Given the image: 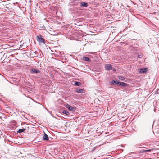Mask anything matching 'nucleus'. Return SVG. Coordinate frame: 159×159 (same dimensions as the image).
<instances>
[{
	"label": "nucleus",
	"instance_id": "4be33fe9",
	"mask_svg": "<svg viewBox=\"0 0 159 159\" xmlns=\"http://www.w3.org/2000/svg\"><path fill=\"white\" fill-rule=\"evenodd\" d=\"M76 1H77V3L78 2V0H76Z\"/></svg>",
	"mask_w": 159,
	"mask_h": 159
},
{
	"label": "nucleus",
	"instance_id": "2eb2a0df",
	"mask_svg": "<svg viewBox=\"0 0 159 159\" xmlns=\"http://www.w3.org/2000/svg\"><path fill=\"white\" fill-rule=\"evenodd\" d=\"M118 78L120 80L122 81L124 80L125 79L124 77L123 76H119Z\"/></svg>",
	"mask_w": 159,
	"mask_h": 159
},
{
	"label": "nucleus",
	"instance_id": "423d86ee",
	"mask_svg": "<svg viewBox=\"0 0 159 159\" xmlns=\"http://www.w3.org/2000/svg\"><path fill=\"white\" fill-rule=\"evenodd\" d=\"M80 6L82 7H87L88 6V4L87 3L82 2L80 3Z\"/></svg>",
	"mask_w": 159,
	"mask_h": 159
},
{
	"label": "nucleus",
	"instance_id": "5701e85b",
	"mask_svg": "<svg viewBox=\"0 0 159 159\" xmlns=\"http://www.w3.org/2000/svg\"><path fill=\"white\" fill-rule=\"evenodd\" d=\"M75 5H77V3H75Z\"/></svg>",
	"mask_w": 159,
	"mask_h": 159
},
{
	"label": "nucleus",
	"instance_id": "0eeeda50",
	"mask_svg": "<svg viewBox=\"0 0 159 159\" xmlns=\"http://www.w3.org/2000/svg\"><path fill=\"white\" fill-rule=\"evenodd\" d=\"M43 140L44 141H48L49 140V138L48 135L44 133V135L43 137Z\"/></svg>",
	"mask_w": 159,
	"mask_h": 159
},
{
	"label": "nucleus",
	"instance_id": "412c9836",
	"mask_svg": "<svg viewBox=\"0 0 159 159\" xmlns=\"http://www.w3.org/2000/svg\"><path fill=\"white\" fill-rule=\"evenodd\" d=\"M114 71H116V70L115 69H114V68H113V69L112 68V69Z\"/></svg>",
	"mask_w": 159,
	"mask_h": 159
},
{
	"label": "nucleus",
	"instance_id": "f03ea898",
	"mask_svg": "<svg viewBox=\"0 0 159 159\" xmlns=\"http://www.w3.org/2000/svg\"><path fill=\"white\" fill-rule=\"evenodd\" d=\"M105 70L107 71L111 70L112 69V65L110 64H107L105 65Z\"/></svg>",
	"mask_w": 159,
	"mask_h": 159
},
{
	"label": "nucleus",
	"instance_id": "aec40b11",
	"mask_svg": "<svg viewBox=\"0 0 159 159\" xmlns=\"http://www.w3.org/2000/svg\"><path fill=\"white\" fill-rule=\"evenodd\" d=\"M23 47V45H20V47L21 48H22L23 49L24 48H23V47Z\"/></svg>",
	"mask_w": 159,
	"mask_h": 159
},
{
	"label": "nucleus",
	"instance_id": "7ed1b4c3",
	"mask_svg": "<svg viewBox=\"0 0 159 159\" xmlns=\"http://www.w3.org/2000/svg\"><path fill=\"white\" fill-rule=\"evenodd\" d=\"M66 107L69 110L72 111H75V109L74 107L71 106L69 104H67L66 106Z\"/></svg>",
	"mask_w": 159,
	"mask_h": 159
},
{
	"label": "nucleus",
	"instance_id": "20e7f679",
	"mask_svg": "<svg viewBox=\"0 0 159 159\" xmlns=\"http://www.w3.org/2000/svg\"><path fill=\"white\" fill-rule=\"evenodd\" d=\"M148 70L147 68H142L139 70V72L140 74L146 73Z\"/></svg>",
	"mask_w": 159,
	"mask_h": 159
},
{
	"label": "nucleus",
	"instance_id": "9b49d317",
	"mask_svg": "<svg viewBox=\"0 0 159 159\" xmlns=\"http://www.w3.org/2000/svg\"><path fill=\"white\" fill-rule=\"evenodd\" d=\"M83 60L84 61H88V62H90L91 61V59L86 57H83Z\"/></svg>",
	"mask_w": 159,
	"mask_h": 159
},
{
	"label": "nucleus",
	"instance_id": "f8f14e48",
	"mask_svg": "<svg viewBox=\"0 0 159 159\" xmlns=\"http://www.w3.org/2000/svg\"><path fill=\"white\" fill-rule=\"evenodd\" d=\"M62 113L64 114H66L67 116H69L70 115L69 112L66 110H64L63 111Z\"/></svg>",
	"mask_w": 159,
	"mask_h": 159
},
{
	"label": "nucleus",
	"instance_id": "a211bd4d",
	"mask_svg": "<svg viewBox=\"0 0 159 159\" xmlns=\"http://www.w3.org/2000/svg\"><path fill=\"white\" fill-rule=\"evenodd\" d=\"M138 57L139 58H141L142 57V56L141 55H139L138 56Z\"/></svg>",
	"mask_w": 159,
	"mask_h": 159
},
{
	"label": "nucleus",
	"instance_id": "ddd939ff",
	"mask_svg": "<svg viewBox=\"0 0 159 159\" xmlns=\"http://www.w3.org/2000/svg\"><path fill=\"white\" fill-rule=\"evenodd\" d=\"M25 131V129L24 128L23 129H19V130L17 131L18 133H22L23 132H24Z\"/></svg>",
	"mask_w": 159,
	"mask_h": 159
},
{
	"label": "nucleus",
	"instance_id": "f3484780",
	"mask_svg": "<svg viewBox=\"0 0 159 159\" xmlns=\"http://www.w3.org/2000/svg\"><path fill=\"white\" fill-rule=\"evenodd\" d=\"M146 152V150H143L142 151H141V152L142 153H144Z\"/></svg>",
	"mask_w": 159,
	"mask_h": 159
},
{
	"label": "nucleus",
	"instance_id": "6ab92c4d",
	"mask_svg": "<svg viewBox=\"0 0 159 159\" xmlns=\"http://www.w3.org/2000/svg\"><path fill=\"white\" fill-rule=\"evenodd\" d=\"M157 93H159V89H158L156 92Z\"/></svg>",
	"mask_w": 159,
	"mask_h": 159
},
{
	"label": "nucleus",
	"instance_id": "4468645a",
	"mask_svg": "<svg viewBox=\"0 0 159 159\" xmlns=\"http://www.w3.org/2000/svg\"><path fill=\"white\" fill-rule=\"evenodd\" d=\"M74 83L77 86H80L81 84L80 82L77 81H75Z\"/></svg>",
	"mask_w": 159,
	"mask_h": 159
},
{
	"label": "nucleus",
	"instance_id": "f257e3e1",
	"mask_svg": "<svg viewBox=\"0 0 159 159\" xmlns=\"http://www.w3.org/2000/svg\"><path fill=\"white\" fill-rule=\"evenodd\" d=\"M42 36L41 35H39L36 36L37 40L38 41L39 43H45V39H44L42 37Z\"/></svg>",
	"mask_w": 159,
	"mask_h": 159
},
{
	"label": "nucleus",
	"instance_id": "6e6552de",
	"mask_svg": "<svg viewBox=\"0 0 159 159\" xmlns=\"http://www.w3.org/2000/svg\"><path fill=\"white\" fill-rule=\"evenodd\" d=\"M84 91V90L83 89L78 88H77L75 90V92L78 93H83Z\"/></svg>",
	"mask_w": 159,
	"mask_h": 159
},
{
	"label": "nucleus",
	"instance_id": "1a4fd4ad",
	"mask_svg": "<svg viewBox=\"0 0 159 159\" xmlns=\"http://www.w3.org/2000/svg\"><path fill=\"white\" fill-rule=\"evenodd\" d=\"M127 85L128 84L126 83L123 82H119V86H121L122 87H125L127 86Z\"/></svg>",
	"mask_w": 159,
	"mask_h": 159
},
{
	"label": "nucleus",
	"instance_id": "39448f33",
	"mask_svg": "<svg viewBox=\"0 0 159 159\" xmlns=\"http://www.w3.org/2000/svg\"><path fill=\"white\" fill-rule=\"evenodd\" d=\"M30 71L31 73H40V70L38 69H32Z\"/></svg>",
	"mask_w": 159,
	"mask_h": 159
},
{
	"label": "nucleus",
	"instance_id": "9d476101",
	"mask_svg": "<svg viewBox=\"0 0 159 159\" xmlns=\"http://www.w3.org/2000/svg\"><path fill=\"white\" fill-rule=\"evenodd\" d=\"M119 82L117 81V80H114L111 82V83L113 84H118L119 85Z\"/></svg>",
	"mask_w": 159,
	"mask_h": 159
},
{
	"label": "nucleus",
	"instance_id": "dca6fc26",
	"mask_svg": "<svg viewBox=\"0 0 159 159\" xmlns=\"http://www.w3.org/2000/svg\"><path fill=\"white\" fill-rule=\"evenodd\" d=\"M152 150L153 149H150L146 150V152H150L151 150Z\"/></svg>",
	"mask_w": 159,
	"mask_h": 159
}]
</instances>
